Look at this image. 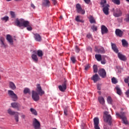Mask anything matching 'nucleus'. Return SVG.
<instances>
[{"mask_svg": "<svg viewBox=\"0 0 129 129\" xmlns=\"http://www.w3.org/2000/svg\"><path fill=\"white\" fill-rule=\"evenodd\" d=\"M36 91H37L38 93L35 91H32V98L34 101H38L40 100L39 94L40 96H42L43 94H45V92L43 91L40 84L37 85Z\"/></svg>", "mask_w": 129, "mask_h": 129, "instance_id": "f257e3e1", "label": "nucleus"}, {"mask_svg": "<svg viewBox=\"0 0 129 129\" xmlns=\"http://www.w3.org/2000/svg\"><path fill=\"white\" fill-rule=\"evenodd\" d=\"M15 24H16V26L17 27H19V28H26V27H29L30 26V23L28 21H25L23 19H16L15 20Z\"/></svg>", "mask_w": 129, "mask_h": 129, "instance_id": "f03ea898", "label": "nucleus"}, {"mask_svg": "<svg viewBox=\"0 0 129 129\" xmlns=\"http://www.w3.org/2000/svg\"><path fill=\"white\" fill-rule=\"evenodd\" d=\"M7 113H8V114H9V115H14L15 121H16V122H19V115L20 114V113H19V112L14 111L13 110H12V109L9 108L7 110Z\"/></svg>", "mask_w": 129, "mask_h": 129, "instance_id": "7ed1b4c3", "label": "nucleus"}, {"mask_svg": "<svg viewBox=\"0 0 129 129\" xmlns=\"http://www.w3.org/2000/svg\"><path fill=\"white\" fill-rule=\"evenodd\" d=\"M108 112L105 111L104 112L103 118L104 121L108 122L109 125H111L112 123V118H111V115L108 114Z\"/></svg>", "mask_w": 129, "mask_h": 129, "instance_id": "20e7f679", "label": "nucleus"}, {"mask_svg": "<svg viewBox=\"0 0 129 129\" xmlns=\"http://www.w3.org/2000/svg\"><path fill=\"white\" fill-rule=\"evenodd\" d=\"M8 94L11 98H12L13 101H17V100H18V96L13 90H8Z\"/></svg>", "mask_w": 129, "mask_h": 129, "instance_id": "39448f33", "label": "nucleus"}, {"mask_svg": "<svg viewBox=\"0 0 129 129\" xmlns=\"http://www.w3.org/2000/svg\"><path fill=\"white\" fill-rule=\"evenodd\" d=\"M32 126L34 129H41V123L36 118L33 120Z\"/></svg>", "mask_w": 129, "mask_h": 129, "instance_id": "423d86ee", "label": "nucleus"}, {"mask_svg": "<svg viewBox=\"0 0 129 129\" xmlns=\"http://www.w3.org/2000/svg\"><path fill=\"white\" fill-rule=\"evenodd\" d=\"M116 115L118 116V117H120L122 119V120L125 124H127L128 122L126 120V117L124 115V113L123 112H121L120 114L118 112H116Z\"/></svg>", "mask_w": 129, "mask_h": 129, "instance_id": "0eeeda50", "label": "nucleus"}, {"mask_svg": "<svg viewBox=\"0 0 129 129\" xmlns=\"http://www.w3.org/2000/svg\"><path fill=\"white\" fill-rule=\"evenodd\" d=\"M58 89L61 92H64L65 90L67 89V82L64 81L62 85L58 86Z\"/></svg>", "mask_w": 129, "mask_h": 129, "instance_id": "6e6552de", "label": "nucleus"}, {"mask_svg": "<svg viewBox=\"0 0 129 129\" xmlns=\"http://www.w3.org/2000/svg\"><path fill=\"white\" fill-rule=\"evenodd\" d=\"M95 51L96 53H99V54H104L105 53V49L103 47H97V46L95 47Z\"/></svg>", "mask_w": 129, "mask_h": 129, "instance_id": "1a4fd4ad", "label": "nucleus"}, {"mask_svg": "<svg viewBox=\"0 0 129 129\" xmlns=\"http://www.w3.org/2000/svg\"><path fill=\"white\" fill-rule=\"evenodd\" d=\"M93 120H94V128L100 129V127H99V118H98V117H95Z\"/></svg>", "mask_w": 129, "mask_h": 129, "instance_id": "9d476101", "label": "nucleus"}, {"mask_svg": "<svg viewBox=\"0 0 129 129\" xmlns=\"http://www.w3.org/2000/svg\"><path fill=\"white\" fill-rule=\"evenodd\" d=\"M122 13H121V11L119 9H116L114 11L113 16H115L116 18H118V17L121 16Z\"/></svg>", "mask_w": 129, "mask_h": 129, "instance_id": "9b49d317", "label": "nucleus"}, {"mask_svg": "<svg viewBox=\"0 0 129 129\" xmlns=\"http://www.w3.org/2000/svg\"><path fill=\"white\" fill-rule=\"evenodd\" d=\"M76 9L77 13H81L82 15H84V14H85V11L82 10V8H81V6H80V4H77L76 5Z\"/></svg>", "mask_w": 129, "mask_h": 129, "instance_id": "f8f14e48", "label": "nucleus"}, {"mask_svg": "<svg viewBox=\"0 0 129 129\" xmlns=\"http://www.w3.org/2000/svg\"><path fill=\"white\" fill-rule=\"evenodd\" d=\"M98 74L102 78H105V77H106V72H105V70L103 69H101L99 70Z\"/></svg>", "mask_w": 129, "mask_h": 129, "instance_id": "ddd939ff", "label": "nucleus"}, {"mask_svg": "<svg viewBox=\"0 0 129 129\" xmlns=\"http://www.w3.org/2000/svg\"><path fill=\"white\" fill-rule=\"evenodd\" d=\"M6 40H7L8 42H9L10 45H14V39L13 37L11 36V35L8 34L6 36Z\"/></svg>", "mask_w": 129, "mask_h": 129, "instance_id": "4468645a", "label": "nucleus"}, {"mask_svg": "<svg viewBox=\"0 0 129 129\" xmlns=\"http://www.w3.org/2000/svg\"><path fill=\"white\" fill-rule=\"evenodd\" d=\"M34 38L37 42H41L42 41V37L38 33H34Z\"/></svg>", "mask_w": 129, "mask_h": 129, "instance_id": "2eb2a0df", "label": "nucleus"}, {"mask_svg": "<svg viewBox=\"0 0 129 129\" xmlns=\"http://www.w3.org/2000/svg\"><path fill=\"white\" fill-rule=\"evenodd\" d=\"M103 12L104 14H105V15H106V16L109 15V13L108 12V11H109V8H109V5H106V6L103 7Z\"/></svg>", "mask_w": 129, "mask_h": 129, "instance_id": "dca6fc26", "label": "nucleus"}, {"mask_svg": "<svg viewBox=\"0 0 129 129\" xmlns=\"http://www.w3.org/2000/svg\"><path fill=\"white\" fill-rule=\"evenodd\" d=\"M117 53H118V57L119 58V59H120V60H121L122 61H125V60H126V57H125L124 55L118 52Z\"/></svg>", "mask_w": 129, "mask_h": 129, "instance_id": "f3484780", "label": "nucleus"}, {"mask_svg": "<svg viewBox=\"0 0 129 129\" xmlns=\"http://www.w3.org/2000/svg\"><path fill=\"white\" fill-rule=\"evenodd\" d=\"M9 88H10V89H12V90H16V89H17V86L14 82H9Z\"/></svg>", "mask_w": 129, "mask_h": 129, "instance_id": "a211bd4d", "label": "nucleus"}, {"mask_svg": "<svg viewBox=\"0 0 129 129\" xmlns=\"http://www.w3.org/2000/svg\"><path fill=\"white\" fill-rule=\"evenodd\" d=\"M107 32H108V29H107L106 26L104 25H102L101 33L102 34V35H103V34H107Z\"/></svg>", "mask_w": 129, "mask_h": 129, "instance_id": "6ab92c4d", "label": "nucleus"}, {"mask_svg": "<svg viewBox=\"0 0 129 129\" xmlns=\"http://www.w3.org/2000/svg\"><path fill=\"white\" fill-rule=\"evenodd\" d=\"M111 47L112 50L115 52V53H118V49H117V47H116V45L115 44L113 43L112 42L111 43Z\"/></svg>", "mask_w": 129, "mask_h": 129, "instance_id": "aec40b11", "label": "nucleus"}, {"mask_svg": "<svg viewBox=\"0 0 129 129\" xmlns=\"http://www.w3.org/2000/svg\"><path fill=\"white\" fill-rule=\"evenodd\" d=\"M123 33V32L121 30L118 29H117L115 30V34L116 36H118V37H122Z\"/></svg>", "mask_w": 129, "mask_h": 129, "instance_id": "412c9836", "label": "nucleus"}, {"mask_svg": "<svg viewBox=\"0 0 129 129\" xmlns=\"http://www.w3.org/2000/svg\"><path fill=\"white\" fill-rule=\"evenodd\" d=\"M99 76H98V75L97 74H95V75L93 76V77L92 78V80H93L94 83L97 82V81H99Z\"/></svg>", "mask_w": 129, "mask_h": 129, "instance_id": "4be33fe9", "label": "nucleus"}, {"mask_svg": "<svg viewBox=\"0 0 129 129\" xmlns=\"http://www.w3.org/2000/svg\"><path fill=\"white\" fill-rule=\"evenodd\" d=\"M34 54H37L38 57H43V51L41 50H38L37 51L35 50L33 51Z\"/></svg>", "mask_w": 129, "mask_h": 129, "instance_id": "5701e85b", "label": "nucleus"}, {"mask_svg": "<svg viewBox=\"0 0 129 129\" xmlns=\"http://www.w3.org/2000/svg\"><path fill=\"white\" fill-rule=\"evenodd\" d=\"M19 105H20V104L17 102H13L11 103L12 107H13V108H17L18 110H19Z\"/></svg>", "mask_w": 129, "mask_h": 129, "instance_id": "b1692460", "label": "nucleus"}, {"mask_svg": "<svg viewBox=\"0 0 129 129\" xmlns=\"http://www.w3.org/2000/svg\"><path fill=\"white\" fill-rule=\"evenodd\" d=\"M0 42L2 47H4L5 48H6V47L7 46V45L5 44V38L1 37L0 38Z\"/></svg>", "mask_w": 129, "mask_h": 129, "instance_id": "393cba45", "label": "nucleus"}, {"mask_svg": "<svg viewBox=\"0 0 129 129\" xmlns=\"http://www.w3.org/2000/svg\"><path fill=\"white\" fill-rule=\"evenodd\" d=\"M31 58L32 60L34 61V62H35V63H36V62H38V57L37 56V55L35 54H32Z\"/></svg>", "mask_w": 129, "mask_h": 129, "instance_id": "a878e982", "label": "nucleus"}, {"mask_svg": "<svg viewBox=\"0 0 129 129\" xmlns=\"http://www.w3.org/2000/svg\"><path fill=\"white\" fill-rule=\"evenodd\" d=\"M106 58H107V56H106V55H103L102 56V59L101 60V64H104L106 63Z\"/></svg>", "mask_w": 129, "mask_h": 129, "instance_id": "bb28decb", "label": "nucleus"}, {"mask_svg": "<svg viewBox=\"0 0 129 129\" xmlns=\"http://www.w3.org/2000/svg\"><path fill=\"white\" fill-rule=\"evenodd\" d=\"M95 58L97 61H100L102 59V56L101 54H95Z\"/></svg>", "mask_w": 129, "mask_h": 129, "instance_id": "cd10ccee", "label": "nucleus"}, {"mask_svg": "<svg viewBox=\"0 0 129 129\" xmlns=\"http://www.w3.org/2000/svg\"><path fill=\"white\" fill-rule=\"evenodd\" d=\"M43 5L45 7H49L50 1H49V0H43Z\"/></svg>", "mask_w": 129, "mask_h": 129, "instance_id": "c85d7f7f", "label": "nucleus"}, {"mask_svg": "<svg viewBox=\"0 0 129 129\" xmlns=\"http://www.w3.org/2000/svg\"><path fill=\"white\" fill-rule=\"evenodd\" d=\"M98 100L101 104H104L105 101H104V98H103L102 96L99 97Z\"/></svg>", "mask_w": 129, "mask_h": 129, "instance_id": "c756f323", "label": "nucleus"}, {"mask_svg": "<svg viewBox=\"0 0 129 129\" xmlns=\"http://www.w3.org/2000/svg\"><path fill=\"white\" fill-rule=\"evenodd\" d=\"M115 89L116 90L117 94H118V95H121V94L122 93L121 92V90L120 89V88H119L118 86H116L115 87Z\"/></svg>", "mask_w": 129, "mask_h": 129, "instance_id": "7c9ffc66", "label": "nucleus"}, {"mask_svg": "<svg viewBox=\"0 0 129 129\" xmlns=\"http://www.w3.org/2000/svg\"><path fill=\"white\" fill-rule=\"evenodd\" d=\"M30 111L32 114H34V115H38V113L37 112V111L36 110V109L33 108H31Z\"/></svg>", "mask_w": 129, "mask_h": 129, "instance_id": "2f4dec72", "label": "nucleus"}, {"mask_svg": "<svg viewBox=\"0 0 129 129\" xmlns=\"http://www.w3.org/2000/svg\"><path fill=\"white\" fill-rule=\"evenodd\" d=\"M89 21L91 24H95V23H96V22L95 21V19H94V18L92 16H90Z\"/></svg>", "mask_w": 129, "mask_h": 129, "instance_id": "473e14b6", "label": "nucleus"}, {"mask_svg": "<svg viewBox=\"0 0 129 129\" xmlns=\"http://www.w3.org/2000/svg\"><path fill=\"white\" fill-rule=\"evenodd\" d=\"M23 93L24 94H27L28 93H31V90H30V89L28 88H25L23 91Z\"/></svg>", "mask_w": 129, "mask_h": 129, "instance_id": "72a5a7b5", "label": "nucleus"}, {"mask_svg": "<svg viewBox=\"0 0 129 129\" xmlns=\"http://www.w3.org/2000/svg\"><path fill=\"white\" fill-rule=\"evenodd\" d=\"M100 4H101V6L102 7H105L106 5H108L106 4V0H101Z\"/></svg>", "mask_w": 129, "mask_h": 129, "instance_id": "f704fd0d", "label": "nucleus"}, {"mask_svg": "<svg viewBox=\"0 0 129 129\" xmlns=\"http://www.w3.org/2000/svg\"><path fill=\"white\" fill-rule=\"evenodd\" d=\"M122 43V46L123 47H125V46H127V42H126V40L125 39H122L121 40Z\"/></svg>", "mask_w": 129, "mask_h": 129, "instance_id": "c9c22d12", "label": "nucleus"}, {"mask_svg": "<svg viewBox=\"0 0 129 129\" xmlns=\"http://www.w3.org/2000/svg\"><path fill=\"white\" fill-rule=\"evenodd\" d=\"M111 82L113 84H116V83H117V80L116 79V78L113 77L111 79Z\"/></svg>", "mask_w": 129, "mask_h": 129, "instance_id": "e433bc0d", "label": "nucleus"}, {"mask_svg": "<svg viewBox=\"0 0 129 129\" xmlns=\"http://www.w3.org/2000/svg\"><path fill=\"white\" fill-rule=\"evenodd\" d=\"M71 60L74 64L76 62V58L74 56H72L71 58Z\"/></svg>", "mask_w": 129, "mask_h": 129, "instance_id": "4c0bfd02", "label": "nucleus"}, {"mask_svg": "<svg viewBox=\"0 0 129 129\" xmlns=\"http://www.w3.org/2000/svg\"><path fill=\"white\" fill-rule=\"evenodd\" d=\"M10 14L11 16V18H12L13 19H15V18H16V14H15V12L11 11L10 12Z\"/></svg>", "mask_w": 129, "mask_h": 129, "instance_id": "58836bf2", "label": "nucleus"}, {"mask_svg": "<svg viewBox=\"0 0 129 129\" xmlns=\"http://www.w3.org/2000/svg\"><path fill=\"white\" fill-rule=\"evenodd\" d=\"M9 17L8 16H5L3 18H1V20L2 21H5V22H8V21L9 20Z\"/></svg>", "mask_w": 129, "mask_h": 129, "instance_id": "ea45409f", "label": "nucleus"}, {"mask_svg": "<svg viewBox=\"0 0 129 129\" xmlns=\"http://www.w3.org/2000/svg\"><path fill=\"white\" fill-rule=\"evenodd\" d=\"M107 102L109 104H111L112 103V99H111V97L108 96L107 98Z\"/></svg>", "mask_w": 129, "mask_h": 129, "instance_id": "a19ab883", "label": "nucleus"}, {"mask_svg": "<svg viewBox=\"0 0 129 129\" xmlns=\"http://www.w3.org/2000/svg\"><path fill=\"white\" fill-rule=\"evenodd\" d=\"M91 29H92L93 32H96L97 31V27L95 25H93L91 27Z\"/></svg>", "mask_w": 129, "mask_h": 129, "instance_id": "79ce46f5", "label": "nucleus"}, {"mask_svg": "<svg viewBox=\"0 0 129 129\" xmlns=\"http://www.w3.org/2000/svg\"><path fill=\"white\" fill-rule=\"evenodd\" d=\"M93 70H94V72L95 73H97L98 70H97V66L94 64L93 66Z\"/></svg>", "mask_w": 129, "mask_h": 129, "instance_id": "37998d69", "label": "nucleus"}, {"mask_svg": "<svg viewBox=\"0 0 129 129\" xmlns=\"http://www.w3.org/2000/svg\"><path fill=\"white\" fill-rule=\"evenodd\" d=\"M112 2L114 4H116V5H119L120 4L119 0H112Z\"/></svg>", "mask_w": 129, "mask_h": 129, "instance_id": "c03bdc74", "label": "nucleus"}, {"mask_svg": "<svg viewBox=\"0 0 129 129\" xmlns=\"http://www.w3.org/2000/svg\"><path fill=\"white\" fill-rule=\"evenodd\" d=\"M75 51H76V53H79V52H80V48H79V47H78V46H75Z\"/></svg>", "mask_w": 129, "mask_h": 129, "instance_id": "a18cd8bd", "label": "nucleus"}, {"mask_svg": "<svg viewBox=\"0 0 129 129\" xmlns=\"http://www.w3.org/2000/svg\"><path fill=\"white\" fill-rule=\"evenodd\" d=\"M124 20H125L127 23H128V22H129V15H127L126 16V17H125Z\"/></svg>", "mask_w": 129, "mask_h": 129, "instance_id": "49530a36", "label": "nucleus"}, {"mask_svg": "<svg viewBox=\"0 0 129 129\" xmlns=\"http://www.w3.org/2000/svg\"><path fill=\"white\" fill-rule=\"evenodd\" d=\"M21 117L23 119H25V118H26V115H25L24 113H21Z\"/></svg>", "mask_w": 129, "mask_h": 129, "instance_id": "de8ad7c7", "label": "nucleus"}, {"mask_svg": "<svg viewBox=\"0 0 129 129\" xmlns=\"http://www.w3.org/2000/svg\"><path fill=\"white\" fill-rule=\"evenodd\" d=\"M76 21L77 22H82V21L80 20L79 16H78L76 17Z\"/></svg>", "mask_w": 129, "mask_h": 129, "instance_id": "09e8293b", "label": "nucleus"}, {"mask_svg": "<svg viewBox=\"0 0 129 129\" xmlns=\"http://www.w3.org/2000/svg\"><path fill=\"white\" fill-rule=\"evenodd\" d=\"M125 94L126 95L127 97H129V89H128L125 93Z\"/></svg>", "mask_w": 129, "mask_h": 129, "instance_id": "8fccbe9b", "label": "nucleus"}, {"mask_svg": "<svg viewBox=\"0 0 129 129\" xmlns=\"http://www.w3.org/2000/svg\"><path fill=\"white\" fill-rule=\"evenodd\" d=\"M90 68L89 64L87 65L85 68V70H88L89 68Z\"/></svg>", "mask_w": 129, "mask_h": 129, "instance_id": "3c124183", "label": "nucleus"}, {"mask_svg": "<svg viewBox=\"0 0 129 129\" xmlns=\"http://www.w3.org/2000/svg\"><path fill=\"white\" fill-rule=\"evenodd\" d=\"M97 88L98 90H100V89H101V87H100V85L98 84L97 85Z\"/></svg>", "mask_w": 129, "mask_h": 129, "instance_id": "603ef678", "label": "nucleus"}, {"mask_svg": "<svg viewBox=\"0 0 129 129\" xmlns=\"http://www.w3.org/2000/svg\"><path fill=\"white\" fill-rule=\"evenodd\" d=\"M27 29L28 30V31H32V27L29 26L27 28Z\"/></svg>", "mask_w": 129, "mask_h": 129, "instance_id": "864d4df0", "label": "nucleus"}, {"mask_svg": "<svg viewBox=\"0 0 129 129\" xmlns=\"http://www.w3.org/2000/svg\"><path fill=\"white\" fill-rule=\"evenodd\" d=\"M85 3H86V4H89V3H90V0H84Z\"/></svg>", "mask_w": 129, "mask_h": 129, "instance_id": "5fc2aeb1", "label": "nucleus"}, {"mask_svg": "<svg viewBox=\"0 0 129 129\" xmlns=\"http://www.w3.org/2000/svg\"><path fill=\"white\" fill-rule=\"evenodd\" d=\"M52 1L53 2V4L55 5H57V1L56 0H52Z\"/></svg>", "mask_w": 129, "mask_h": 129, "instance_id": "6e6d98bb", "label": "nucleus"}, {"mask_svg": "<svg viewBox=\"0 0 129 129\" xmlns=\"http://www.w3.org/2000/svg\"><path fill=\"white\" fill-rule=\"evenodd\" d=\"M124 81L125 83H127L128 82V79H127V78L125 79L124 80Z\"/></svg>", "mask_w": 129, "mask_h": 129, "instance_id": "4d7b16f0", "label": "nucleus"}, {"mask_svg": "<svg viewBox=\"0 0 129 129\" xmlns=\"http://www.w3.org/2000/svg\"><path fill=\"white\" fill-rule=\"evenodd\" d=\"M64 113L65 114V115H67V109H65L64 110Z\"/></svg>", "mask_w": 129, "mask_h": 129, "instance_id": "13d9d810", "label": "nucleus"}, {"mask_svg": "<svg viewBox=\"0 0 129 129\" xmlns=\"http://www.w3.org/2000/svg\"><path fill=\"white\" fill-rule=\"evenodd\" d=\"M87 38H90L91 37V34H88L87 35Z\"/></svg>", "mask_w": 129, "mask_h": 129, "instance_id": "bf43d9fd", "label": "nucleus"}, {"mask_svg": "<svg viewBox=\"0 0 129 129\" xmlns=\"http://www.w3.org/2000/svg\"><path fill=\"white\" fill-rule=\"evenodd\" d=\"M87 49L89 50V51H90V52H92V48H91V47H89L87 48Z\"/></svg>", "mask_w": 129, "mask_h": 129, "instance_id": "052dcab7", "label": "nucleus"}, {"mask_svg": "<svg viewBox=\"0 0 129 129\" xmlns=\"http://www.w3.org/2000/svg\"><path fill=\"white\" fill-rule=\"evenodd\" d=\"M31 8H33V9H35V8H36V7H35V5H34V4H31Z\"/></svg>", "mask_w": 129, "mask_h": 129, "instance_id": "680f3d73", "label": "nucleus"}, {"mask_svg": "<svg viewBox=\"0 0 129 129\" xmlns=\"http://www.w3.org/2000/svg\"><path fill=\"white\" fill-rule=\"evenodd\" d=\"M98 93H99V94H101V91H98Z\"/></svg>", "mask_w": 129, "mask_h": 129, "instance_id": "e2e57ef3", "label": "nucleus"}, {"mask_svg": "<svg viewBox=\"0 0 129 129\" xmlns=\"http://www.w3.org/2000/svg\"><path fill=\"white\" fill-rule=\"evenodd\" d=\"M7 1V2H11V1H12V0H6Z\"/></svg>", "mask_w": 129, "mask_h": 129, "instance_id": "0e129e2a", "label": "nucleus"}, {"mask_svg": "<svg viewBox=\"0 0 129 129\" xmlns=\"http://www.w3.org/2000/svg\"><path fill=\"white\" fill-rule=\"evenodd\" d=\"M15 1H16V2H19V1H22V0H15Z\"/></svg>", "mask_w": 129, "mask_h": 129, "instance_id": "69168bd1", "label": "nucleus"}, {"mask_svg": "<svg viewBox=\"0 0 129 129\" xmlns=\"http://www.w3.org/2000/svg\"><path fill=\"white\" fill-rule=\"evenodd\" d=\"M126 2H129V0H126Z\"/></svg>", "mask_w": 129, "mask_h": 129, "instance_id": "338daca9", "label": "nucleus"}, {"mask_svg": "<svg viewBox=\"0 0 129 129\" xmlns=\"http://www.w3.org/2000/svg\"><path fill=\"white\" fill-rule=\"evenodd\" d=\"M127 79H129V77H128V78H127Z\"/></svg>", "mask_w": 129, "mask_h": 129, "instance_id": "774afa93", "label": "nucleus"}]
</instances>
